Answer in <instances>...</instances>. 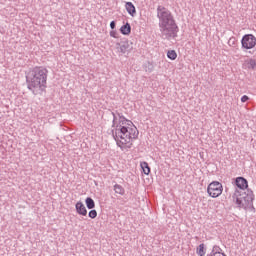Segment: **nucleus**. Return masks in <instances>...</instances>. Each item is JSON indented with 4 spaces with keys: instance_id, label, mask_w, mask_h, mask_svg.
I'll list each match as a JSON object with an SVG mask.
<instances>
[{
    "instance_id": "nucleus-20",
    "label": "nucleus",
    "mask_w": 256,
    "mask_h": 256,
    "mask_svg": "<svg viewBox=\"0 0 256 256\" xmlns=\"http://www.w3.org/2000/svg\"><path fill=\"white\" fill-rule=\"evenodd\" d=\"M248 99H249V96H247V95H244V96L241 97L242 103H247Z\"/></svg>"
},
{
    "instance_id": "nucleus-4",
    "label": "nucleus",
    "mask_w": 256,
    "mask_h": 256,
    "mask_svg": "<svg viewBox=\"0 0 256 256\" xmlns=\"http://www.w3.org/2000/svg\"><path fill=\"white\" fill-rule=\"evenodd\" d=\"M49 70L43 66L34 67L26 75V83L33 95H39L47 89V76Z\"/></svg>"
},
{
    "instance_id": "nucleus-2",
    "label": "nucleus",
    "mask_w": 256,
    "mask_h": 256,
    "mask_svg": "<svg viewBox=\"0 0 256 256\" xmlns=\"http://www.w3.org/2000/svg\"><path fill=\"white\" fill-rule=\"evenodd\" d=\"M236 189L232 195L233 201H236L239 209H245V211H250L255 213V206H253V201L255 200V195L253 191L250 190L249 182L244 177H237L235 179Z\"/></svg>"
},
{
    "instance_id": "nucleus-3",
    "label": "nucleus",
    "mask_w": 256,
    "mask_h": 256,
    "mask_svg": "<svg viewBox=\"0 0 256 256\" xmlns=\"http://www.w3.org/2000/svg\"><path fill=\"white\" fill-rule=\"evenodd\" d=\"M157 17L159 19V29L162 39H175L179 33V26L173 18V14L165 6L157 7Z\"/></svg>"
},
{
    "instance_id": "nucleus-17",
    "label": "nucleus",
    "mask_w": 256,
    "mask_h": 256,
    "mask_svg": "<svg viewBox=\"0 0 256 256\" xmlns=\"http://www.w3.org/2000/svg\"><path fill=\"white\" fill-rule=\"evenodd\" d=\"M256 68V61L255 59L248 60V69H255Z\"/></svg>"
},
{
    "instance_id": "nucleus-13",
    "label": "nucleus",
    "mask_w": 256,
    "mask_h": 256,
    "mask_svg": "<svg viewBox=\"0 0 256 256\" xmlns=\"http://www.w3.org/2000/svg\"><path fill=\"white\" fill-rule=\"evenodd\" d=\"M87 209H95V200L91 197L85 199Z\"/></svg>"
},
{
    "instance_id": "nucleus-18",
    "label": "nucleus",
    "mask_w": 256,
    "mask_h": 256,
    "mask_svg": "<svg viewBox=\"0 0 256 256\" xmlns=\"http://www.w3.org/2000/svg\"><path fill=\"white\" fill-rule=\"evenodd\" d=\"M88 216L90 217V219H95L97 217V210L92 209L89 211Z\"/></svg>"
},
{
    "instance_id": "nucleus-10",
    "label": "nucleus",
    "mask_w": 256,
    "mask_h": 256,
    "mask_svg": "<svg viewBox=\"0 0 256 256\" xmlns=\"http://www.w3.org/2000/svg\"><path fill=\"white\" fill-rule=\"evenodd\" d=\"M120 33H122V35H129L131 33V24L126 23L121 26Z\"/></svg>"
},
{
    "instance_id": "nucleus-11",
    "label": "nucleus",
    "mask_w": 256,
    "mask_h": 256,
    "mask_svg": "<svg viewBox=\"0 0 256 256\" xmlns=\"http://www.w3.org/2000/svg\"><path fill=\"white\" fill-rule=\"evenodd\" d=\"M140 167H141L144 175H149V173H151V167H149V163L141 162Z\"/></svg>"
},
{
    "instance_id": "nucleus-16",
    "label": "nucleus",
    "mask_w": 256,
    "mask_h": 256,
    "mask_svg": "<svg viewBox=\"0 0 256 256\" xmlns=\"http://www.w3.org/2000/svg\"><path fill=\"white\" fill-rule=\"evenodd\" d=\"M168 59H171V61H175L177 59V52L175 50H170L167 52Z\"/></svg>"
},
{
    "instance_id": "nucleus-21",
    "label": "nucleus",
    "mask_w": 256,
    "mask_h": 256,
    "mask_svg": "<svg viewBox=\"0 0 256 256\" xmlns=\"http://www.w3.org/2000/svg\"><path fill=\"white\" fill-rule=\"evenodd\" d=\"M115 27H116L115 21H111L110 22V29H115Z\"/></svg>"
},
{
    "instance_id": "nucleus-14",
    "label": "nucleus",
    "mask_w": 256,
    "mask_h": 256,
    "mask_svg": "<svg viewBox=\"0 0 256 256\" xmlns=\"http://www.w3.org/2000/svg\"><path fill=\"white\" fill-rule=\"evenodd\" d=\"M209 256H214V255H225V253L221 252V248L219 246H214L211 253L207 254Z\"/></svg>"
},
{
    "instance_id": "nucleus-12",
    "label": "nucleus",
    "mask_w": 256,
    "mask_h": 256,
    "mask_svg": "<svg viewBox=\"0 0 256 256\" xmlns=\"http://www.w3.org/2000/svg\"><path fill=\"white\" fill-rule=\"evenodd\" d=\"M196 253L199 256H205L207 253V248H205V244H200L197 248H196Z\"/></svg>"
},
{
    "instance_id": "nucleus-9",
    "label": "nucleus",
    "mask_w": 256,
    "mask_h": 256,
    "mask_svg": "<svg viewBox=\"0 0 256 256\" xmlns=\"http://www.w3.org/2000/svg\"><path fill=\"white\" fill-rule=\"evenodd\" d=\"M125 9L128 15H131V17H135V15H137V9L135 8V5H133L132 2H126Z\"/></svg>"
},
{
    "instance_id": "nucleus-15",
    "label": "nucleus",
    "mask_w": 256,
    "mask_h": 256,
    "mask_svg": "<svg viewBox=\"0 0 256 256\" xmlns=\"http://www.w3.org/2000/svg\"><path fill=\"white\" fill-rule=\"evenodd\" d=\"M114 191L118 195H125V188H123V186H121L119 184L114 185Z\"/></svg>"
},
{
    "instance_id": "nucleus-7",
    "label": "nucleus",
    "mask_w": 256,
    "mask_h": 256,
    "mask_svg": "<svg viewBox=\"0 0 256 256\" xmlns=\"http://www.w3.org/2000/svg\"><path fill=\"white\" fill-rule=\"evenodd\" d=\"M242 49H253L256 45V38L253 34H245L241 40Z\"/></svg>"
},
{
    "instance_id": "nucleus-8",
    "label": "nucleus",
    "mask_w": 256,
    "mask_h": 256,
    "mask_svg": "<svg viewBox=\"0 0 256 256\" xmlns=\"http://www.w3.org/2000/svg\"><path fill=\"white\" fill-rule=\"evenodd\" d=\"M76 212L78 215H82V217H87V208L83 202L79 201L75 205Z\"/></svg>"
},
{
    "instance_id": "nucleus-1",
    "label": "nucleus",
    "mask_w": 256,
    "mask_h": 256,
    "mask_svg": "<svg viewBox=\"0 0 256 256\" xmlns=\"http://www.w3.org/2000/svg\"><path fill=\"white\" fill-rule=\"evenodd\" d=\"M112 120V137L120 149H131L133 141L139 137V130L131 120L125 118L119 112H111Z\"/></svg>"
},
{
    "instance_id": "nucleus-19",
    "label": "nucleus",
    "mask_w": 256,
    "mask_h": 256,
    "mask_svg": "<svg viewBox=\"0 0 256 256\" xmlns=\"http://www.w3.org/2000/svg\"><path fill=\"white\" fill-rule=\"evenodd\" d=\"M110 37H113L114 39H119V33L117 31L112 30L110 31Z\"/></svg>"
},
{
    "instance_id": "nucleus-6",
    "label": "nucleus",
    "mask_w": 256,
    "mask_h": 256,
    "mask_svg": "<svg viewBox=\"0 0 256 256\" xmlns=\"http://www.w3.org/2000/svg\"><path fill=\"white\" fill-rule=\"evenodd\" d=\"M116 49L118 53L122 55H129L133 51V42L128 39H122L120 42L116 43Z\"/></svg>"
},
{
    "instance_id": "nucleus-5",
    "label": "nucleus",
    "mask_w": 256,
    "mask_h": 256,
    "mask_svg": "<svg viewBox=\"0 0 256 256\" xmlns=\"http://www.w3.org/2000/svg\"><path fill=\"white\" fill-rule=\"evenodd\" d=\"M207 193L209 197L216 199V197H219L223 193V184L219 181L211 182L207 187Z\"/></svg>"
}]
</instances>
